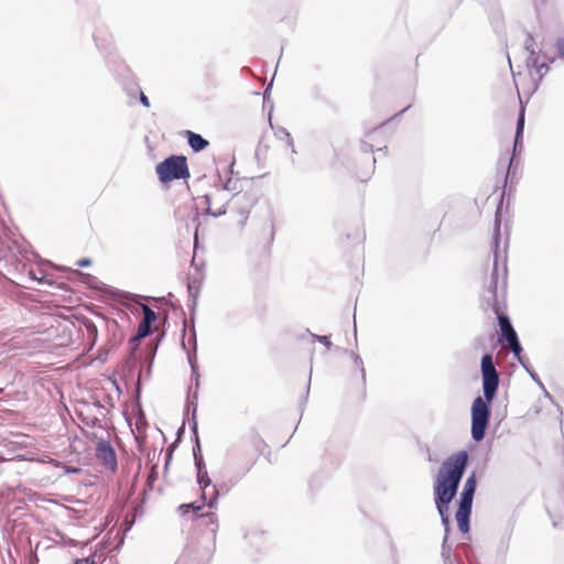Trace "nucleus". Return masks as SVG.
<instances>
[{
	"label": "nucleus",
	"instance_id": "nucleus-1",
	"mask_svg": "<svg viewBox=\"0 0 564 564\" xmlns=\"http://www.w3.org/2000/svg\"><path fill=\"white\" fill-rule=\"evenodd\" d=\"M467 464L468 453L460 451L443 462L435 479L434 501L442 517V523L446 527L448 525V518L445 516V511L457 494Z\"/></svg>",
	"mask_w": 564,
	"mask_h": 564
},
{
	"label": "nucleus",
	"instance_id": "nucleus-2",
	"mask_svg": "<svg viewBox=\"0 0 564 564\" xmlns=\"http://www.w3.org/2000/svg\"><path fill=\"white\" fill-rule=\"evenodd\" d=\"M484 397H477L471 405V437L475 442L484 440L489 424V403L492 402L499 386V373L491 354H485L480 364Z\"/></svg>",
	"mask_w": 564,
	"mask_h": 564
},
{
	"label": "nucleus",
	"instance_id": "nucleus-3",
	"mask_svg": "<svg viewBox=\"0 0 564 564\" xmlns=\"http://www.w3.org/2000/svg\"><path fill=\"white\" fill-rule=\"evenodd\" d=\"M494 243V268L490 274V281L486 286V291L482 295L484 302L492 308L495 313L500 310L498 302V292H505L507 286V263H506V246L500 251V219L498 213L495 218V230L492 236Z\"/></svg>",
	"mask_w": 564,
	"mask_h": 564
},
{
	"label": "nucleus",
	"instance_id": "nucleus-4",
	"mask_svg": "<svg viewBox=\"0 0 564 564\" xmlns=\"http://www.w3.org/2000/svg\"><path fill=\"white\" fill-rule=\"evenodd\" d=\"M155 171L162 183L189 177L187 161L183 155H171L166 158L156 165Z\"/></svg>",
	"mask_w": 564,
	"mask_h": 564
},
{
	"label": "nucleus",
	"instance_id": "nucleus-5",
	"mask_svg": "<svg viewBox=\"0 0 564 564\" xmlns=\"http://www.w3.org/2000/svg\"><path fill=\"white\" fill-rule=\"evenodd\" d=\"M188 360L192 367L193 384L188 389L189 395L187 398V411H192L191 430H193L196 433V411L199 388V373L197 366L194 364L193 359L188 357Z\"/></svg>",
	"mask_w": 564,
	"mask_h": 564
},
{
	"label": "nucleus",
	"instance_id": "nucleus-6",
	"mask_svg": "<svg viewBox=\"0 0 564 564\" xmlns=\"http://www.w3.org/2000/svg\"><path fill=\"white\" fill-rule=\"evenodd\" d=\"M198 204L205 206V214L214 217H219L226 214V204L228 198L221 195H217V191L214 195H203L198 198Z\"/></svg>",
	"mask_w": 564,
	"mask_h": 564
},
{
	"label": "nucleus",
	"instance_id": "nucleus-7",
	"mask_svg": "<svg viewBox=\"0 0 564 564\" xmlns=\"http://www.w3.org/2000/svg\"><path fill=\"white\" fill-rule=\"evenodd\" d=\"M97 459L109 470L116 471L118 467L117 455L115 448L109 441L99 440L96 444Z\"/></svg>",
	"mask_w": 564,
	"mask_h": 564
},
{
	"label": "nucleus",
	"instance_id": "nucleus-8",
	"mask_svg": "<svg viewBox=\"0 0 564 564\" xmlns=\"http://www.w3.org/2000/svg\"><path fill=\"white\" fill-rule=\"evenodd\" d=\"M200 499L203 500V505H198L197 502L184 503L178 507V510L183 514L187 513L189 510L196 514L205 505L210 509L215 508L218 500V490L216 486L210 482V487L207 489V497Z\"/></svg>",
	"mask_w": 564,
	"mask_h": 564
},
{
	"label": "nucleus",
	"instance_id": "nucleus-9",
	"mask_svg": "<svg viewBox=\"0 0 564 564\" xmlns=\"http://www.w3.org/2000/svg\"><path fill=\"white\" fill-rule=\"evenodd\" d=\"M232 209L236 210L246 220L253 206L254 199L251 194H234L231 197Z\"/></svg>",
	"mask_w": 564,
	"mask_h": 564
},
{
	"label": "nucleus",
	"instance_id": "nucleus-10",
	"mask_svg": "<svg viewBox=\"0 0 564 564\" xmlns=\"http://www.w3.org/2000/svg\"><path fill=\"white\" fill-rule=\"evenodd\" d=\"M187 141L193 151L199 152L207 148L208 141L200 134L187 131Z\"/></svg>",
	"mask_w": 564,
	"mask_h": 564
},
{
	"label": "nucleus",
	"instance_id": "nucleus-11",
	"mask_svg": "<svg viewBox=\"0 0 564 564\" xmlns=\"http://www.w3.org/2000/svg\"><path fill=\"white\" fill-rule=\"evenodd\" d=\"M525 48L529 52V56L527 58V65L530 68V70L533 72V67L539 66L540 56L533 47V39L531 35H529L525 41Z\"/></svg>",
	"mask_w": 564,
	"mask_h": 564
},
{
	"label": "nucleus",
	"instance_id": "nucleus-12",
	"mask_svg": "<svg viewBox=\"0 0 564 564\" xmlns=\"http://www.w3.org/2000/svg\"><path fill=\"white\" fill-rule=\"evenodd\" d=\"M224 192H232L235 194H242L240 188L239 178L229 177L221 187H217V195H221Z\"/></svg>",
	"mask_w": 564,
	"mask_h": 564
},
{
	"label": "nucleus",
	"instance_id": "nucleus-13",
	"mask_svg": "<svg viewBox=\"0 0 564 564\" xmlns=\"http://www.w3.org/2000/svg\"><path fill=\"white\" fill-rule=\"evenodd\" d=\"M496 314L498 317V324H499V328H500L502 337L514 330V328L511 324V321L507 315L502 314L500 311Z\"/></svg>",
	"mask_w": 564,
	"mask_h": 564
},
{
	"label": "nucleus",
	"instance_id": "nucleus-14",
	"mask_svg": "<svg viewBox=\"0 0 564 564\" xmlns=\"http://www.w3.org/2000/svg\"><path fill=\"white\" fill-rule=\"evenodd\" d=\"M197 481L202 489L200 498H206L207 489L210 487V482H212V480L207 474V470H204V473H197Z\"/></svg>",
	"mask_w": 564,
	"mask_h": 564
},
{
	"label": "nucleus",
	"instance_id": "nucleus-15",
	"mask_svg": "<svg viewBox=\"0 0 564 564\" xmlns=\"http://www.w3.org/2000/svg\"><path fill=\"white\" fill-rule=\"evenodd\" d=\"M84 325L87 332V339L90 341L91 346H94L97 343L98 337L97 326L89 319H86Z\"/></svg>",
	"mask_w": 564,
	"mask_h": 564
},
{
	"label": "nucleus",
	"instance_id": "nucleus-16",
	"mask_svg": "<svg viewBox=\"0 0 564 564\" xmlns=\"http://www.w3.org/2000/svg\"><path fill=\"white\" fill-rule=\"evenodd\" d=\"M469 517H470V513L456 512L457 525H458V529L463 533H466L469 531Z\"/></svg>",
	"mask_w": 564,
	"mask_h": 564
},
{
	"label": "nucleus",
	"instance_id": "nucleus-17",
	"mask_svg": "<svg viewBox=\"0 0 564 564\" xmlns=\"http://www.w3.org/2000/svg\"><path fill=\"white\" fill-rule=\"evenodd\" d=\"M197 518H206L207 519L206 524L212 525L213 540H215L216 531L218 528L216 514L214 512H208L206 514H199V516H197Z\"/></svg>",
	"mask_w": 564,
	"mask_h": 564
},
{
	"label": "nucleus",
	"instance_id": "nucleus-18",
	"mask_svg": "<svg viewBox=\"0 0 564 564\" xmlns=\"http://www.w3.org/2000/svg\"><path fill=\"white\" fill-rule=\"evenodd\" d=\"M350 357L354 360L356 368L359 369L360 375H361V380L365 383L366 382V369H365L364 361H362L361 357L358 354H356L355 351H350Z\"/></svg>",
	"mask_w": 564,
	"mask_h": 564
},
{
	"label": "nucleus",
	"instance_id": "nucleus-19",
	"mask_svg": "<svg viewBox=\"0 0 564 564\" xmlns=\"http://www.w3.org/2000/svg\"><path fill=\"white\" fill-rule=\"evenodd\" d=\"M446 533L448 532V525H445ZM442 557L445 564H452L451 560V547L447 545V534L445 535L442 544Z\"/></svg>",
	"mask_w": 564,
	"mask_h": 564
},
{
	"label": "nucleus",
	"instance_id": "nucleus-20",
	"mask_svg": "<svg viewBox=\"0 0 564 564\" xmlns=\"http://www.w3.org/2000/svg\"><path fill=\"white\" fill-rule=\"evenodd\" d=\"M142 311H143V318H142V323L144 324H148V325H151L155 322L156 319V313L150 308L149 306L144 305L142 307Z\"/></svg>",
	"mask_w": 564,
	"mask_h": 564
},
{
	"label": "nucleus",
	"instance_id": "nucleus-21",
	"mask_svg": "<svg viewBox=\"0 0 564 564\" xmlns=\"http://www.w3.org/2000/svg\"><path fill=\"white\" fill-rule=\"evenodd\" d=\"M276 134L279 135L280 139H285L288 147H290L292 150V153L296 152L294 149L293 139L285 128H279Z\"/></svg>",
	"mask_w": 564,
	"mask_h": 564
},
{
	"label": "nucleus",
	"instance_id": "nucleus-22",
	"mask_svg": "<svg viewBox=\"0 0 564 564\" xmlns=\"http://www.w3.org/2000/svg\"><path fill=\"white\" fill-rule=\"evenodd\" d=\"M476 487H477V478H476V474L473 473L465 481L464 484V488H463V491H467V492H471L475 495V491H476Z\"/></svg>",
	"mask_w": 564,
	"mask_h": 564
},
{
	"label": "nucleus",
	"instance_id": "nucleus-23",
	"mask_svg": "<svg viewBox=\"0 0 564 564\" xmlns=\"http://www.w3.org/2000/svg\"><path fill=\"white\" fill-rule=\"evenodd\" d=\"M510 349H511V351H512V354H513L514 358H516V359H517V360H518V361H519V362H520L524 368H527V364H525V361H524V359H523V357H522V347H521L520 343H519V344H516V345L510 346Z\"/></svg>",
	"mask_w": 564,
	"mask_h": 564
},
{
	"label": "nucleus",
	"instance_id": "nucleus-24",
	"mask_svg": "<svg viewBox=\"0 0 564 564\" xmlns=\"http://www.w3.org/2000/svg\"><path fill=\"white\" fill-rule=\"evenodd\" d=\"M151 332H152V326L141 322L138 327L135 339L144 338V337L149 336L151 334Z\"/></svg>",
	"mask_w": 564,
	"mask_h": 564
},
{
	"label": "nucleus",
	"instance_id": "nucleus-25",
	"mask_svg": "<svg viewBox=\"0 0 564 564\" xmlns=\"http://www.w3.org/2000/svg\"><path fill=\"white\" fill-rule=\"evenodd\" d=\"M523 128H524V110L522 109L519 115L518 121H517L516 134H517L518 140L522 138Z\"/></svg>",
	"mask_w": 564,
	"mask_h": 564
},
{
	"label": "nucleus",
	"instance_id": "nucleus-26",
	"mask_svg": "<svg viewBox=\"0 0 564 564\" xmlns=\"http://www.w3.org/2000/svg\"><path fill=\"white\" fill-rule=\"evenodd\" d=\"M533 70L539 79H542L543 76L549 72V65L545 62H539V66H534Z\"/></svg>",
	"mask_w": 564,
	"mask_h": 564
},
{
	"label": "nucleus",
	"instance_id": "nucleus-27",
	"mask_svg": "<svg viewBox=\"0 0 564 564\" xmlns=\"http://www.w3.org/2000/svg\"><path fill=\"white\" fill-rule=\"evenodd\" d=\"M473 501L459 499L458 509L456 512L471 513Z\"/></svg>",
	"mask_w": 564,
	"mask_h": 564
},
{
	"label": "nucleus",
	"instance_id": "nucleus-28",
	"mask_svg": "<svg viewBox=\"0 0 564 564\" xmlns=\"http://www.w3.org/2000/svg\"><path fill=\"white\" fill-rule=\"evenodd\" d=\"M502 338L508 343L509 347L520 343L516 330L511 332L510 334H507Z\"/></svg>",
	"mask_w": 564,
	"mask_h": 564
},
{
	"label": "nucleus",
	"instance_id": "nucleus-29",
	"mask_svg": "<svg viewBox=\"0 0 564 564\" xmlns=\"http://www.w3.org/2000/svg\"><path fill=\"white\" fill-rule=\"evenodd\" d=\"M312 337L314 340L322 343L327 349H329L332 347V341L329 340V338L327 336H319V335L313 334Z\"/></svg>",
	"mask_w": 564,
	"mask_h": 564
},
{
	"label": "nucleus",
	"instance_id": "nucleus-30",
	"mask_svg": "<svg viewBox=\"0 0 564 564\" xmlns=\"http://www.w3.org/2000/svg\"><path fill=\"white\" fill-rule=\"evenodd\" d=\"M194 436H195V441H196V444L195 446L193 447V454H194V458H196V455L197 456H202L200 454V445H199V441H198V434L197 432L195 433L193 430H192Z\"/></svg>",
	"mask_w": 564,
	"mask_h": 564
},
{
	"label": "nucleus",
	"instance_id": "nucleus-31",
	"mask_svg": "<svg viewBox=\"0 0 564 564\" xmlns=\"http://www.w3.org/2000/svg\"><path fill=\"white\" fill-rule=\"evenodd\" d=\"M195 466L197 468V473H204L205 469V465H204V462H203V457L202 456H197L196 455V458H195Z\"/></svg>",
	"mask_w": 564,
	"mask_h": 564
},
{
	"label": "nucleus",
	"instance_id": "nucleus-32",
	"mask_svg": "<svg viewBox=\"0 0 564 564\" xmlns=\"http://www.w3.org/2000/svg\"><path fill=\"white\" fill-rule=\"evenodd\" d=\"M555 47L561 57H564V39H558L555 43Z\"/></svg>",
	"mask_w": 564,
	"mask_h": 564
},
{
	"label": "nucleus",
	"instance_id": "nucleus-33",
	"mask_svg": "<svg viewBox=\"0 0 564 564\" xmlns=\"http://www.w3.org/2000/svg\"><path fill=\"white\" fill-rule=\"evenodd\" d=\"M522 149V138L521 139H517V135L514 137V144H513V156L516 155V153L519 151H521Z\"/></svg>",
	"mask_w": 564,
	"mask_h": 564
},
{
	"label": "nucleus",
	"instance_id": "nucleus-34",
	"mask_svg": "<svg viewBox=\"0 0 564 564\" xmlns=\"http://www.w3.org/2000/svg\"><path fill=\"white\" fill-rule=\"evenodd\" d=\"M74 564H95V560L93 557L77 558Z\"/></svg>",
	"mask_w": 564,
	"mask_h": 564
},
{
	"label": "nucleus",
	"instance_id": "nucleus-35",
	"mask_svg": "<svg viewBox=\"0 0 564 564\" xmlns=\"http://www.w3.org/2000/svg\"><path fill=\"white\" fill-rule=\"evenodd\" d=\"M140 102L147 108L150 107L149 98L144 95L143 91H140Z\"/></svg>",
	"mask_w": 564,
	"mask_h": 564
},
{
	"label": "nucleus",
	"instance_id": "nucleus-36",
	"mask_svg": "<svg viewBox=\"0 0 564 564\" xmlns=\"http://www.w3.org/2000/svg\"><path fill=\"white\" fill-rule=\"evenodd\" d=\"M459 499L473 501L474 500V494L467 492V491H462Z\"/></svg>",
	"mask_w": 564,
	"mask_h": 564
},
{
	"label": "nucleus",
	"instance_id": "nucleus-37",
	"mask_svg": "<svg viewBox=\"0 0 564 564\" xmlns=\"http://www.w3.org/2000/svg\"><path fill=\"white\" fill-rule=\"evenodd\" d=\"M90 264H91V260L87 259V258H84V259H80L79 261H77L78 267H88Z\"/></svg>",
	"mask_w": 564,
	"mask_h": 564
},
{
	"label": "nucleus",
	"instance_id": "nucleus-38",
	"mask_svg": "<svg viewBox=\"0 0 564 564\" xmlns=\"http://www.w3.org/2000/svg\"><path fill=\"white\" fill-rule=\"evenodd\" d=\"M525 370L530 373L531 378H532L534 381H536V382L541 383V381H540V379H539L538 375H536L535 372L531 371V370L529 369V367H528V366H527Z\"/></svg>",
	"mask_w": 564,
	"mask_h": 564
},
{
	"label": "nucleus",
	"instance_id": "nucleus-39",
	"mask_svg": "<svg viewBox=\"0 0 564 564\" xmlns=\"http://www.w3.org/2000/svg\"><path fill=\"white\" fill-rule=\"evenodd\" d=\"M156 477V474L153 471L150 476H149V480L152 481L154 480Z\"/></svg>",
	"mask_w": 564,
	"mask_h": 564
},
{
	"label": "nucleus",
	"instance_id": "nucleus-40",
	"mask_svg": "<svg viewBox=\"0 0 564 564\" xmlns=\"http://www.w3.org/2000/svg\"><path fill=\"white\" fill-rule=\"evenodd\" d=\"M270 88H271V85L264 90V99L267 98V95L269 94Z\"/></svg>",
	"mask_w": 564,
	"mask_h": 564
},
{
	"label": "nucleus",
	"instance_id": "nucleus-41",
	"mask_svg": "<svg viewBox=\"0 0 564 564\" xmlns=\"http://www.w3.org/2000/svg\"><path fill=\"white\" fill-rule=\"evenodd\" d=\"M357 326H356V323H354V333H355V337L357 336Z\"/></svg>",
	"mask_w": 564,
	"mask_h": 564
},
{
	"label": "nucleus",
	"instance_id": "nucleus-42",
	"mask_svg": "<svg viewBox=\"0 0 564 564\" xmlns=\"http://www.w3.org/2000/svg\"><path fill=\"white\" fill-rule=\"evenodd\" d=\"M194 237H195V241H197V230L195 231Z\"/></svg>",
	"mask_w": 564,
	"mask_h": 564
},
{
	"label": "nucleus",
	"instance_id": "nucleus-43",
	"mask_svg": "<svg viewBox=\"0 0 564 564\" xmlns=\"http://www.w3.org/2000/svg\"><path fill=\"white\" fill-rule=\"evenodd\" d=\"M534 3H535V7H536V10H539L538 0H534Z\"/></svg>",
	"mask_w": 564,
	"mask_h": 564
}]
</instances>
